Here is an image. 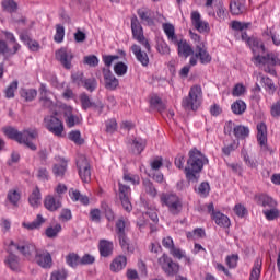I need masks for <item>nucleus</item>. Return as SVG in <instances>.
Wrapping results in <instances>:
<instances>
[{
	"instance_id": "1",
	"label": "nucleus",
	"mask_w": 280,
	"mask_h": 280,
	"mask_svg": "<svg viewBox=\"0 0 280 280\" xmlns=\"http://www.w3.org/2000/svg\"><path fill=\"white\" fill-rule=\"evenodd\" d=\"M3 135L8 137V139H11L12 141H16L20 144L26 145L28 150H32L33 152H36L38 150V147L34 143L36 139H38V129L36 128H28L24 129L23 131H19L14 127H4L2 128Z\"/></svg>"
},
{
	"instance_id": "2",
	"label": "nucleus",
	"mask_w": 280,
	"mask_h": 280,
	"mask_svg": "<svg viewBox=\"0 0 280 280\" xmlns=\"http://www.w3.org/2000/svg\"><path fill=\"white\" fill-rule=\"evenodd\" d=\"M207 164H209V159L198 149H191L188 152V160L185 167L187 180L198 183V174L202 172V168Z\"/></svg>"
},
{
	"instance_id": "3",
	"label": "nucleus",
	"mask_w": 280,
	"mask_h": 280,
	"mask_svg": "<svg viewBox=\"0 0 280 280\" xmlns=\"http://www.w3.org/2000/svg\"><path fill=\"white\" fill-rule=\"evenodd\" d=\"M202 104V88L200 85H192L189 93L182 101L184 110H197Z\"/></svg>"
},
{
	"instance_id": "4",
	"label": "nucleus",
	"mask_w": 280,
	"mask_h": 280,
	"mask_svg": "<svg viewBox=\"0 0 280 280\" xmlns=\"http://www.w3.org/2000/svg\"><path fill=\"white\" fill-rule=\"evenodd\" d=\"M160 202L162 207H167L171 215H180L183 212V199L176 194L162 192Z\"/></svg>"
},
{
	"instance_id": "5",
	"label": "nucleus",
	"mask_w": 280,
	"mask_h": 280,
	"mask_svg": "<svg viewBox=\"0 0 280 280\" xmlns=\"http://www.w3.org/2000/svg\"><path fill=\"white\" fill-rule=\"evenodd\" d=\"M115 231L124 253H133L135 249L130 247V238H128V234H126L128 231V222H126L124 218L116 221Z\"/></svg>"
},
{
	"instance_id": "6",
	"label": "nucleus",
	"mask_w": 280,
	"mask_h": 280,
	"mask_svg": "<svg viewBox=\"0 0 280 280\" xmlns=\"http://www.w3.org/2000/svg\"><path fill=\"white\" fill-rule=\"evenodd\" d=\"M158 264L167 277H176L180 272V265L175 262L166 253L158 259Z\"/></svg>"
},
{
	"instance_id": "7",
	"label": "nucleus",
	"mask_w": 280,
	"mask_h": 280,
	"mask_svg": "<svg viewBox=\"0 0 280 280\" xmlns=\"http://www.w3.org/2000/svg\"><path fill=\"white\" fill-rule=\"evenodd\" d=\"M131 31H132V36L138 43L143 45V47L147 49V51H152V47L150 46V42L145 38L143 35V26H141V22H139V19L137 15H133L131 18Z\"/></svg>"
},
{
	"instance_id": "8",
	"label": "nucleus",
	"mask_w": 280,
	"mask_h": 280,
	"mask_svg": "<svg viewBox=\"0 0 280 280\" xmlns=\"http://www.w3.org/2000/svg\"><path fill=\"white\" fill-rule=\"evenodd\" d=\"M45 127L49 132L55 135V137H62L65 132V124L58 117L50 115L44 118Z\"/></svg>"
},
{
	"instance_id": "9",
	"label": "nucleus",
	"mask_w": 280,
	"mask_h": 280,
	"mask_svg": "<svg viewBox=\"0 0 280 280\" xmlns=\"http://www.w3.org/2000/svg\"><path fill=\"white\" fill-rule=\"evenodd\" d=\"M118 196L125 211L130 213V211H132V203L130 202L132 190L130 189V186L118 182Z\"/></svg>"
},
{
	"instance_id": "10",
	"label": "nucleus",
	"mask_w": 280,
	"mask_h": 280,
	"mask_svg": "<svg viewBox=\"0 0 280 280\" xmlns=\"http://www.w3.org/2000/svg\"><path fill=\"white\" fill-rule=\"evenodd\" d=\"M77 167L82 183H91V163H89L86 156H79Z\"/></svg>"
},
{
	"instance_id": "11",
	"label": "nucleus",
	"mask_w": 280,
	"mask_h": 280,
	"mask_svg": "<svg viewBox=\"0 0 280 280\" xmlns=\"http://www.w3.org/2000/svg\"><path fill=\"white\" fill-rule=\"evenodd\" d=\"M10 246H15L16 250H19V253L26 259H32L34 256L36 257V253L38 252L36 245L28 242L14 243V241H11Z\"/></svg>"
},
{
	"instance_id": "12",
	"label": "nucleus",
	"mask_w": 280,
	"mask_h": 280,
	"mask_svg": "<svg viewBox=\"0 0 280 280\" xmlns=\"http://www.w3.org/2000/svg\"><path fill=\"white\" fill-rule=\"evenodd\" d=\"M55 56L56 60L60 62L63 69H67L69 71L73 67V65L71 63L73 60V52L69 50V48H60L56 50Z\"/></svg>"
},
{
	"instance_id": "13",
	"label": "nucleus",
	"mask_w": 280,
	"mask_h": 280,
	"mask_svg": "<svg viewBox=\"0 0 280 280\" xmlns=\"http://www.w3.org/2000/svg\"><path fill=\"white\" fill-rule=\"evenodd\" d=\"M80 102L83 110H89V108H93V110H98V115H102V113H104V103H102V101H91V97L88 96L86 93L81 94Z\"/></svg>"
},
{
	"instance_id": "14",
	"label": "nucleus",
	"mask_w": 280,
	"mask_h": 280,
	"mask_svg": "<svg viewBox=\"0 0 280 280\" xmlns=\"http://www.w3.org/2000/svg\"><path fill=\"white\" fill-rule=\"evenodd\" d=\"M44 207L51 213L62 209V196L47 195L44 198Z\"/></svg>"
},
{
	"instance_id": "15",
	"label": "nucleus",
	"mask_w": 280,
	"mask_h": 280,
	"mask_svg": "<svg viewBox=\"0 0 280 280\" xmlns=\"http://www.w3.org/2000/svg\"><path fill=\"white\" fill-rule=\"evenodd\" d=\"M35 261L40 268H51L54 260L51 259V254L46 249H37L35 255Z\"/></svg>"
},
{
	"instance_id": "16",
	"label": "nucleus",
	"mask_w": 280,
	"mask_h": 280,
	"mask_svg": "<svg viewBox=\"0 0 280 280\" xmlns=\"http://www.w3.org/2000/svg\"><path fill=\"white\" fill-rule=\"evenodd\" d=\"M173 45L177 46V54L179 58H189V56H194V48L189 43H187V39H177Z\"/></svg>"
},
{
	"instance_id": "17",
	"label": "nucleus",
	"mask_w": 280,
	"mask_h": 280,
	"mask_svg": "<svg viewBox=\"0 0 280 280\" xmlns=\"http://www.w3.org/2000/svg\"><path fill=\"white\" fill-rule=\"evenodd\" d=\"M247 46L252 49L254 54V58L256 56H261V54H266V46L264 45V40L257 36H250L248 39Z\"/></svg>"
},
{
	"instance_id": "18",
	"label": "nucleus",
	"mask_w": 280,
	"mask_h": 280,
	"mask_svg": "<svg viewBox=\"0 0 280 280\" xmlns=\"http://www.w3.org/2000/svg\"><path fill=\"white\" fill-rule=\"evenodd\" d=\"M195 58H198L201 65H209V62H211L212 58L207 50V46H205V43L196 44Z\"/></svg>"
},
{
	"instance_id": "19",
	"label": "nucleus",
	"mask_w": 280,
	"mask_h": 280,
	"mask_svg": "<svg viewBox=\"0 0 280 280\" xmlns=\"http://www.w3.org/2000/svg\"><path fill=\"white\" fill-rule=\"evenodd\" d=\"M248 27H250V23L240 21L231 22V28L234 30V32H241V40L246 43V45H248V40H250V36H248V33L245 31L248 30Z\"/></svg>"
},
{
	"instance_id": "20",
	"label": "nucleus",
	"mask_w": 280,
	"mask_h": 280,
	"mask_svg": "<svg viewBox=\"0 0 280 280\" xmlns=\"http://www.w3.org/2000/svg\"><path fill=\"white\" fill-rule=\"evenodd\" d=\"M65 122L68 128H73L74 126H79L82 124V118L80 116L73 114V108L67 107L63 112Z\"/></svg>"
},
{
	"instance_id": "21",
	"label": "nucleus",
	"mask_w": 280,
	"mask_h": 280,
	"mask_svg": "<svg viewBox=\"0 0 280 280\" xmlns=\"http://www.w3.org/2000/svg\"><path fill=\"white\" fill-rule=\"evenodd\" d=\"M103 75L105 80V88L108 91H115L119 86V80L115 78V74L108 68H103Z\"/></svg>"
},
{
	"instance_id": "22",
	"label": "nucleus",
	"mask_w": 280,
	"mask_h": 280,
	"mask_svg": "<svg viewBox=\"0 0 280 280\" xmlns=\"http://www.w3.org/2000/svg\"><path fill=\"white\" fill-rule=\"evenodd\" d=\"M137 14L143 25H154V13L149 8L138 9Z\"/></svg>"
},
{
	"instance_id": "23",
	"label": "nucleus",
	"mask_w": 280,
	"mask_h": 280,
	"mask_svg": "<svg viewBox=\"0 0 280 280\" xmlns=\"http://www.w3.org/2000/svg\"><path fill=\"white\" fill-rule=\"evenodd\" d=\"M131 51L136 56L138 62L142 65V67H148L150 65V57H148V52L141 50V46L133 44L131 46Z\"/></svg>"
},
{
	"instance_id": "24",
	"label": "nucleus",
	"mask_w": 280,
	"mask_h": 280,
	"mask_svg": "<svg viewBox=\"0 0 280 280\" xmlns=\"http://www.w3.org/2000/svg\"><path fill=\"white\" fill-rule=\"evenodd\" d=\"M256 62H259V65H268L270 67H277V65H280L279 57L275 54H267L266 56L258 55L255 57Z\"/></svg>"
},
{
	"instance_id": "25",
	"label": "nucleus",
	"mask_w": 280,
	"mask_h": 280,
	"mask_svg": "<svg viewBox=\"0 0 280 280\" xmlns=\"http://www.w3.org/2000/svg\"><path fill=\"white\" fill-rule=\"evenodd\" d=\"M115 250V245L108 240H101L98 242V252L101 257H110Z\"/></svg>"
},
{
	"instance_id": "26",
	"label": "nucleus",
	"mask_w": 280,
	"mask_h": 280,
	"mask_svg": "<svg viewBox=\"0 0 280 280\" xmlns=\"http://www.w3.org/2000/svg\"><path fill=\"white\" fill-rule=\"evenodd\" d=\"M257 141L261 148H266L268 144V127L266 122L257 125Z\"/></svg>"
},
{
	"instance_id": "27",
	"label": "nucleus",
	"mask_w": 280,
	"mask_h": 280,
	"mask_svg": "<svg viewBox=\"0 0 280 280\" xmlns=\"http://www.w3.org/2000/svg\"><path fill=\"white\" fill-rule=\"evenodd\" d=\"M254 200L260 207H268L269 209H275L277 207V201L268 195H256Z\"/></svg>"
},
{
	"instance_id": "28",
	"label": "nucleus",
	"mask_w": 280,
	"mask_h": 280,
	"mask_svg": "<svg viewBox=\"0 0 280 280\" xmlns=\"http://www.w3.org/2000/svg\"><path fill=\"white\" fill-rule=\"evenodd\" d=\"M128 264V258L126 256H117L113 259V261L109 265V269L112 272H121L122 268H126Z\"/></svg>"
},
{
	"instance_id": "29",
	"label": "nucleus",
	"mask_w": 280,
	"mask_h": 280,
	"mask_svg": "<svg viewBox=\"0 0 280 280\" xmlns=\"http://www.w3.org/2000/svg\"><path fill=\"white\" fill-rule=\"evenodd\" d=\"M230 12L236 16L244 14L246 12V0H232L230 2Z\"/></svg>"
},
{
	"instance_id": "30",
	"label": "nucleus",
	"mask_w": 280,
	"mask_h": 280,
	"mask_svg": "<svg viewBox=\"0 0 280 280\" xmlns=\"http://www.w3.org/2000/svg\"><path fill=\"white\" fill-rule=\"evenodd\" d=\"M4 264H7V266L14 272H19L21 270V259L13 253H9Z\"/></svg>"
},
{
	"instance_id": "31",
	"label": "nucleus",
	"mask_w": 280,
	"mask_h": 280,
	"mask_svg": "<svg viewBox=\"0 0 280 280\" xmlns=\"http://www.w3.org/2000/svg\"><path fill=\"white\" fill-rule=\"evenodd\" d=\"M42 198L43 196L40 195V188L36 186L35 189L28 196V205H31V207H33L34 209H38V207H40Z\"/></svg>"
},
{
	"instance_id": "32",
	"label": "nucleus",
	"mask_w": 280,
	"mask_h": 280,
	"mask_svg": "<svg viewBox=\"0 0 280 280\" xmlns=\"http://www.w3.org/2000/svg\"><path fill=\"white\" fill-rule=\"evenodd\" d=\"M262 266H264V259H261L260 257L256 258L250 271L249 280H259V278L261 277Z\"/></svg>"
},
{
	"instance_id": "33",
	"label": "nucleus",
	"mask_w": 280,
	"mask_h": 280,
	"mask_svg": "<svg viewBox=\"0 0 280 280\" xmlns=\"http://www.w3.org/2000/svg\"><path fill=\"white\" fill-rule=\"evenodd\" d=\"M70 198L73 200V202H81V205H89L90 199L86 195H81L80 190L71 188L69 190Z\"/></svg>"
},
{
	"instance_id": "34",
	"label": "nucleus",
	"mask_w": 280,
	"mask_h": 280,
	"mask_svg": "<svg viewBox=\"0 0 280 280\" xmlns=\"http://www.w3.org/2000/svg\"><path fill=\"white\" fill-rule=\"evenodd\" d=\"M212 220L218 226H223L224 229H229V226H231V219L222 212L214 213Z\"/></svg>"
},
{
	"instance_id": "35",
	"label": "nucleus",
	"mask_w": 280,
	"mask_h": 280,
	"mask_svg": "<svg viewBox=\"0 0 280 280\" xmlns=\"http://www.w3.org/2000/svg\"><path fill=\"white\" fill-rule=\"evenodd\" d=\"M7 201L12 205V207L18 209L19 202H21V191L16 189H10L7 194Z\"/></svg>"
},
{
	"instance_id": "36",
	"label": "nucleus",
	"mask_w": 280,
	"mask_h": 280,
	"mask_svg": "<svg viewBox=\"0 0 280 280\" xmlns=\"http://www.w3.org/2000/svg\"><path fill=\"white\" fill-rule=\"evenodd\" d=\"M163 31L166 34L170 43H177L178 35H176V28L171 23L163 24Z\"/></svg>"
},
{
	"instance_id": "37",
	"label": "nucleus",
	"mask_w": 280,
	"mask_h": 280,
	"mask_svg": "<svg viewBox=\"0 0 280 280\" xmlns=\"http://www.w3.org/2000/svg\"><path fill=\"white\" fill-rule=\"evenodd\" d=\"M1 33L3 34L4 38L9 40V43H12L13 45L12 56H14V54H18L19 49H21V44L16 42V37H14V34L8 31H2Z\"/></svg>"
},
{
	"instance_id": "38",
	"label": "nucleus",
	"mask_w": 280,
	"mask_h": 280,
	"mask_svg": "<svg viewBox=\"0 0 280 280\" xmlns=\"http://www.w3.org/2000/svg\"><path fill=\"white\" fill-rule=\"evenodd\" d=\"M45 224V218H43L42 214H37L36 220H34L31 223H22V226L24 229H27L28 231H34V229H40V226Z\"/></svg>"
},
{
	"instance_id": "39",
	"label": "nucleus",
	"mask_w": 280,
	"mask_h": 280,
	"mask_svg": "<svg viewBox=\"0 0 280 280\" xmlns=\"http://www.w3.org/2000/svg\"><path fill=\"white\" fill-rule=\"evenodd\" d=\"M133 154H141L145 150V141L141 138H135L131 143Z\"/></svg>"
},
{
	"instance_id": "40",
	"label": "nucleus",
	"mask_w": 280,
	"mask_h": 280,
	"mask_svg": "<svg viewBox=\"0 0 280 280\" xmlns=\"http://www.w3.org/2000/svg\"><path fill=\"white\" fill-rule=\"evenodd\" d=\"M233 135L236 139H246V137L250 135V130L248 129V127L238 125L233 128Z\"/></svg>"
},
{
	"instance_id": "41",
	"label": "nucleus",
	"mask_w": 280,
	"mask_h": 280,
	"mask_svg": "<svg viewBox=\"0 0 280 280\" xmlns=\"http://www.w3.org/2000/svg\"><path fill=\"white\" fill-rule=\"evenodd\" d=\"M142 185L144 187L145 194L151 196V198H156L159 191L156 190V187H154V184L150 179H143Z\"/></svg>"
},
{
	"instance_id": "42",
	"label": "nucleus",
	"mask_w": 280,
	"mask_h": 280,
	"mask_svg": "<svg viewBox=\"0 0 280 280\" xmlns=\"http://www.w3.org/2000/svg\"><path fill=\"white\" fill-rule=\"evenodd\" d=\"M231 108L234 115H244V113H246V103L242 100H237L231 105Z\"/></svg>"
},
{
	"instance_id": "43",
	"label": "nucleus",
	"mask_w": 280,
	"mask_h": 280,
	"mask_svg": "<svg viewBox=\"0 0 280 280\" xmlns=\"http://www.w3.org/2000/svg\"><path fill=\"white\" fill-rule=\"evenodd\" d=\"M21 97L25 100V102H33V100H36V95H38V92L34 89H22L20 91Z\"/></svg>"
},
{
	"instance_id": "44",
	"label": "nucleus",
	"mask_w": 280,
	"mask_h": 280,
	"mask_svg": "<svg viewBox=\"0 0 280 280\" xmlns=\"http://www.w3.org/2000/svg\"><path fill=\"white\" fill-rule=\"evenodd\" d=\"M80 255L75 253H69L66 256V262L68 266H70V268H78V266H80Z\"/></svg>"
},
{
	"instance_id": "45",
	"label": "nucleus",
	"mask_w": 280,
	"mask_h": 280,
	"mask_svg": "<svg viewBox=\"0 0 280 280\" xmlns=\"http://www.w3.org/2000/svg\"><path fill=\"white\" fill-rule=\"evenodd\" d=\"M261 82L265 84V89L269 93V95H275L277 86L275 85L272 79H270L269 77H261Z\"/></svg>"
},
{
	"instance_id": "46",
	"label": "nucleus",
	"mask_w": 280,
	"mask_h": 280,
	"mask_svg": "<svg viewBox=\"0 0 280 280\" xmlns=\"http://www.w3.org/2000/svg\"><path fill=\"white\" fill-rule=\"evenodd\" d=\"M2 9L4 10V12H9L10 14H12L16 10H19V4L14 0H3Z\"/></svg>"
},
{
	"instance_id": "47",
	"label": "nucleus",
	"mask_w": 280,
	"mask_h": 280,
	"mask_svg": "<svg viewBox=\"0 0 280 280\" xmlns=\"http://www.w3.org/2000/svg\"><path fill=\"white\" fill-rule=\"evenodd\" d=\"M150 104L152 108H156L159 113H163V110H165V103H163V100L156 95L151 97Z\"/></svg>"
},
{
	"instance_id": "48",
	"label": "nucleus",
	"mask_w": 280,
	"mask_h": 280,
	"mask_svg": "<svg viewBox=\"0 0 280 280\" xmlns=\"http://www.w3.org/2000/svg\"><path fill=\"white\" fill-rule=\"evenodd\" d=\"M68 139H70V141H73V143H75V145L84 144V139H82V133L80 132V130L71 131L68 135Z\"/></svg>"
},
{
	"instance_id": "49",
	"label": "nucleus",
	"mask_w": 280,
	"mask_h": 280,
	"mask_svg": "<svg viewBox=\"0 0 280 280\" xmlns=\"http://www.w3.org/2000/svg\"><path fill=\"white\" fill-rule=\"evenodd\" d=\"M19 89V81H13L10 83V85L4 90V95L7 100L14 98V92H16Z\"/></svg>"
},
{
	"instance_id": "50",
	"label": "nucleus",
	"mask_w": 280,
	"mask_h": 280,
	"mask_svg": "<svg viewBox=\"0 0 280 280\" xmlns=\"http://www.w3.org/2000/svg\"><path fill=\"white\" fill-rule=\"evenodd\" d=\"M122 180H125V183H131V185H139V183H141L139 175L128 173V171L124 172Z\"/></svg>"
},
{
	"instance_id": "51",
	"label": "nucleus",
	"mask_w": 280,
	"mask_h": 280,
	"mask_svg": "<svg viewBox=\"0 0 280 280\" xmlns=\"http://www.w3.org/2000/svg\"><path fill=\"white\" fill-rule=\"evenodd\" d=\"M67 172V162H63L61 164H55L52 167V174L55 176L62 178Z\"/></svg>"
},
{
	"instance_id": "52",
	"label": "nucleus",
	"mask_w": 280,
	"mask_h": 280,
	"mask_svg": "<svg viewBox=\"0 0 280 280\" xmlns=\"http://www.w3.org/2000/svg\"><path fill=\"white\" fill-rule=\"evenodd\" d=\"M60 231H62V225L57 223L55 226H49L46 229V236L54 240V237H58V233H60Z\"/></svg>"
},
{
	"instance_id": "53",
	"label": "nucleus",
	"mask_w": 280,
	"mask_h": 280,
	"mask_svg": "<svg viewBox=\"0 0 280 280\" xmlns=\"http://www.w3.org/2000/svg\"><path fill=\"white\" fill-rule=\"evenodd\" d=\"M69 272L66 269H57L51 272L50 280H67Z\"/></svg>"
},
{
	"instance_id": "54",
	"label": "nucleus",
	"mask_w": 280,
	"mask_h": 280,
	"mask_svg": "<svg viewBox=\"0 0 280 280\" xmlns=\"http://www.w3.org/2000/svg\"><path fill=\"white\" fill-rule=\"evenodd\" d=\"M101 207L106 220L108 222H115V212L113 211V208H110V206H108L107 203H102Z\"/></svg>"
},
{
	"instance_id": "55",
	"label": "nucleus",
	"mask_w": 280,
	"mask_h": 280,
	"mask_svg": "<svg viewBox=\"0 0 280 280\" xmlns=\"http://www.w3.org/2000/svg\"><path fill=\"white\" fill-rule=\"evenodd\" d=\"M55 43H62L65 40V26L61 24L56 25V34L54 36Z\"/></svg>"
},
{
	"instance_id": "56",
	"label": "nucleus",
	"mask_w": 280,
	"mask_h": 280,
	"mask_svg": "<svg viewBox=\"0 0 280 280\" xmlns=\"http://www.w3.org/2000/svg\"><path fill=\"white\" fill-rule=\"evenodd\" d=\"M156 49L162 55V56H170L171 54V49H170V45H167V43L165 40H161L156 45Z\"/></svg>"
},
{
	"instance_id": "57",
	"label": "nucleus",
	"mask_w": 280,
	"mask_h": 280,
	"mask_svg": "<svg viewBox=\"0 0 280 280\" xmlns=\"http://www.w3.org/2000/svg\"><path fill=\"white\" fill-rule=\"evenodd\" d=\"M81 86H84V89H86V91H90V93H93V91L95 89H97V80H95L94 78L84 79Z\"/></svg>"
},
{
	"instance_id": "58",
	"label": "nucleus",
	"mask_w": 280,
	"mask_h": 280,
	"mask_svg": "<svg viewBox=\"0 0 280 280\" xmlns=\"http://www.w3.org/2000/svg\"><path fill=\"white\" fill-rule=\"evenodd\" d=\"M90 220L100 224L102 222V211L97 208L90 210Z\"/></svg>"
},
{
	"instance_id": "59",
	"label": "nucleus",
	"mask_w": 280,
	"mask_h": 280,
	"mask_svg": "<svg viewBox=\"0 0 280 280\" xmlns=\"http://www.w3.org/2000/svg\"><path fill=\"white\" fill-rule=\"evenodd\" d=\"M114 71L116 75H126L128 73V66L120 61L114 66Z\"/></svg>"
},
{
	"instance_id": "60",
	"label": "nucleus",
	"mask_w": 280,
	"mask_h": 280,
	"mask_svg": "<svg viewBox=\"0 0 280 280\" xmlns=\"http://www.w3.org/2000/svg\"><path fill=\"white\" fill-rule=\"evenodd\" d=\"M105 126H106V132H108L109 135H113V132H116L117 130V119L110 118L106 120Z\"/></svg>"
},
{
	"instance_id": "61",
	"label": "nucleus",
	"mask_w": 280,
	"mask_h": 280,
	"mask_svg": "<svg viewBox=\"0 0 280 280\" xmlns=\"http://www.w3.org/2000/svg\"><path fill=\"white\" fill-rule=\"evenodd\" d=\"M210 189L211 187L209 186V183L202 182L199 185L197 192L199 194V196H203V198H207V196H209Z\"/></svg>"
},
{
	"instance_id": "62",
	"label": "nucleus",
	"mask_w": 280,
	"mask_h": 280,
	"mask_svg": "<svg viewBox=\"0 0 280 280\" xmlns=\"http://www.w3.org/2000/svg\"><path fill=\"white\" fill-rule=\"evenodd\" d=\"M84 65H89V67H97L100 65V59H97V56L90 55L85 56L83 59Z\"/></svg>"
},
{
	"instance_id": "63",
	"label": "nucleus",
	"mask_w": 280,
	"mask_h": 280,
	"mask_svg": "<svg viewBox=\"0 0 280 280\" xmlns=\"http://www.w3.org/2000/svg\"><path fill=\"white\" fill-rule=\"evenodd\" d=\"M270 115L273 119H279L280 117V100L272 103L270 107Z\"/></svg>"
},
{
	"instance_id": "64",
	"label": "nucleus",
	"mask_w": 280,
	"mask_h": 280,
	"mask_svg": "<svg viewBox=\"0 0 280 280\" xmlns=\"http://www.w3.org/2000/svg\"><path fill=\"white\" fill-rule=\"evenodd\" d=\"M151 170H153V172H159V170H161L163 167V158L162 156H156L154 158L151 163Z\"/></svg>"
}]
</instances>
